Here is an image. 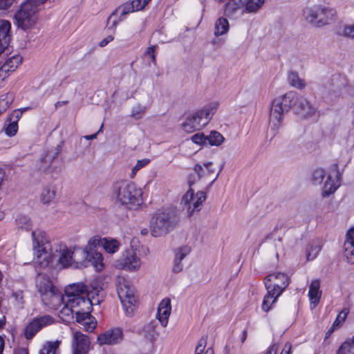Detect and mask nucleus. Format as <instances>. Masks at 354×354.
<instances>
[{
	"label": "nucleus",
	"instance_id": "nucleus-46",
	"mask_svg": "<svg viewBox=\"0 0 354 354\" xmlns=\"http://www.w3.org/2000/svg\"><path fill=\"white\" fill-rule=\"evenodd\" d=\"M115 10L116 12V14L118 13V15L122 19V20L125 18V17L127 15L134 12L132 7L130 6L129 3H126L119 6Z\"/></svg>",
	"mask_w": 354,
	"mask_h": 354
},
{
	"label": "nucleus",
	"instance_id": "nucleus-53",
	"mask_svg": "<svg viewBox=\"0 0 354 354\" xmlns=\"http://www.w3.org/2000/svg\"><path fill=\"white\" fill-rule=\"evenodd\" d=\"M36 319L41 328L43 327L50 325L54 322V319L50 315H44L36 318Z\"/></svg>",
	"mask_w": 354,
	"mask_h": 354
},
{
	"label": "nucleus",
	"instance_id": "nucleus-9",
	"mask_svg": "<svg viewBox=\"0 0 354 354\" xmlns=\"http://www.w3.org/2000/svg\"><path fill=\"white\" fill-rule=\"evenodd\" d=\"M37 12V7L30 1L22 3L15 15L17 26L23 30L32 28L38 19Z\"/></svg>",
	"mask_w": 354,
	"mask_h": 354
},
{
	"label": "nucleus",
	"instance_id": "nucleus-62",
	"mask_svg": "<svg viewBox=\"0 0 354 354\" xmlns=\"http://www.w3.org/2000/svg\"><path fill=\"white\" fill-rule=\"evenodd\" d=\"M278 351V346L277 344H273L268 351L266 354H277Z\"/></svg>",
	"mask_w": 354,
	"mask_h": 354
},
{
	"label": "nucleus",
	"instance_id": "nucleus-11",
	"mask_svg": "<svg viewBox=\"0 0 354 354\" xmlns=\"http://www.w3.org/2000/svg\"><path fill=\"white\" fill-rule=\"evenodd\" d=\"M205 199L206 194L204 192L199 191L194 193L192 189H189L181 199L180 205L183 211L185 212L187 216L191 217L196 212L201 210Z\"/></svg>",
	"mask_w": 354,
	"mask_h": 354
},
{
	"label": "nucleus",
	"instance_id": "nucleus-59",
	"mask_svg": "<svg viewBox=\"0 0 354 354\" xmlns=\"http://www.w3.org/2000/svg\"><path fill=\"white\" fill-rule=\"evenodd\" d=\"M183 268V265L182 263V261H178L177 259H174V265L173 268V270L175 272H180Z\"/></svg>",
	"mask_w": 354,
	"mask_h": 354
},
{
	"label": "nucleus",
	"instance_id": "nucleus-42",
	"mask_svg": "<svg viewBox=\"0 0 354 354\" xmlns=\"http://www.w3.org/2000/svg\"><path fill=\"white\" fill-rule=\"evenodd\" d=\"M206 344V338L202 337L200 339L195 350V354H214V350L212 347H209L205 351Z\"/></svg>",
	"mask_w": 354,
	"mask_h": 354
},
{
	"label": "nucleus",
	"instance_id": "nucleus-17",
	"mask_svg": "<svg viewBox=\"0 0 354 354\" xmlns=\"http://www.w3.org/2000/svg\"><path fill=\"white\" fill-rule=\"evenodd\" d=\"M340 185V174L334 167L328 173L322 187V196H328L333 194Z\"/></svg>",
	"mask_w": 354,
	"mask_h": 354
},
{
	"label": "nucleus",
	"instance_id": "nucleus-55",
	"mask_svg": "<svg viewBox=\"0 0 354 354\" xmlns=\"http://www.w3.org/2000/svg\"><path fill=\"white\" fill-rule=\"evenodd\" d=\"M193 142L197 145H207V136L203 133H196L192 137Z\"/></svg>",
	"mask_w": 354,
	"mask_h": 354
},
{
	"label": "nucleus",
	"instance_id": "nucleus-19",
	"mask_svg": "<svg viewBox=\"0 0 354 354\" xmlns=\"http://www.w3.org/2000/svg\"><path fill=\"white\" fill-rule=\"evenodd\" d=\"M122 339V332L118 328L109 329L97 336V342L100 345H113Z\"/></svg>",
	"mask_w": 354,
	"mask_h": 354
},
{
	"label": "nucleus",
	"instance_id": "nucleus-47",
	"mask_svg": "<svg viewBox=\"0 0 354 354\" xmlns=\"http://www.w3.org/2000/svg\"><path fill=\"white\" fill-rule=\"evenodd\" d=\"M326 172L323 169H316L312 175V180L315 184L320 185L325 178Z\"/></svg>",
	"mask_w": 354,
	"mask_h": 354
},
{
	"label": "nucleus",
	"instance_id": "nucleus-35",
	"mask_svg": "<svg viewBox=\"0 0 354 354\" xmlns=\"http://www.w3.org/2000/svg\"><path fill=\"white\" fill-rule=\"evenodd\" d=\"M345 84L346 82L344 77L340 75H335L332 79L331 86L329 89L335 93H339L342 91Z\"/></svg>",
	"mask_w": 354,
	"mask_h": 354
},
{
	"label": "nucleus",
	"instance_id": "nucleus-16",
	"mask_svg": "<svg viewBox=\"0 0 354 354\" xmlns=\"http://www.w3.org/2000/svg\"><path fill=\"white\" fill-rule=\"evenodd\" d=\"M73 354H88L91 348L89 337L79 331H75L72 337Z\"/></svg>",
	"mask_w": 354,
	"mask_h": 354
},
{
	"label": "nucleus",
	"instance_id": "nucleus-36",
	"mask_svg": "<svg viewBox=\"0 0 354 354\" xmlns=\"http://www.w3.org/2000/svg\"><path fill=\"white\" fill-rule=\"evenodd\" d=\"M59 344L60 342L58 340L47 342L40 350L39 354H58L57 349L59 346Z\"/></svg>",
	"mask_w": 354,
	"mask_h": 354
},
{
	"label": "nucleus",
	"instance_id": "nucleus-57",
	"mask_svg": "<svg viewBox=\"0 0 354 354\" xmlns=\"http://www.w3.org/2000/svg\"><path fill=\"white\" fill-rule=\"evenodd\" d=\"M13 1L14 0H0V11L7 10Z\"/></svg>",
	"mask_w": 354,
	"mask_h": 354
},
{
	"label": "nucleus",
	"instance_id": "nucleus-1",
	"mask_svg": "<svg viewBox=\"0 0 354 354\" xmlns=\"http://www.w3.org/2000/svg\"><path fill=\"white\" fill-rule=\"evenodd\" d=\"M295 98V93L288 92L272 100L270 109L268 124L269 131H271L272 136L278 133L282 126L284 114L290 109L292 105L295 106L297 114L301 117L308 118L315 114L316 109L306 98L298 97L293 103Z\"/></svg>",
	"mask_w": 354,
	"mask_h": 354
},
{
	"label": "nucleus",
	"instance_id": "nucleus-64",
	"mask_svg": "<svg viewBox=\"0 0 354 354\" xmlns=\"http://www.w3.org/2000/svg\"><path fill=\"white\" fill-rule=\"evenodd\" d=\"M13 296L15 297V300L19 304H21L22 303V299L23 296L21 293H14Z\"/></svg>",
	"mask_w": 354,
	"mask_h": 354
},
{
	"label": "nucleus",
	"instance_id": "nucleus-8",
	"mask_svg": "<svg viewBox=\"0 0 354 354\" xmlns=\"http://www.w3.org/2000/svg\"><path fill=\"white\" fill-rule=\"evenodd\" d=\"M115 285L118 295L126 315L131 316L134 312L136 303L133 288L127 279L120 276L117 277Z\"/></svg>",
	"mask_w": 354,
	"mask_h": 354
},
{
	"label": "nucleus",
	"instance_id": "nucleus-14",
	"mask_svg": "<svg viewBox=\"0 0 354 354\" xmlns=\"http://www.w3.org/2000/svg\"><path fill=\"white\" fill-rule=\"evenodd\" d=\"M115 265L118 268L130 272H136L140 270L142 261L136 251L130 249L122 253V256L117 260Z\"/></svg>",
	"mask_w": 354,
	"mask_h": 354
},
{
	"label": "nucleus",
	"instance_id": "nucleus-25",
	"mask_svg": "<svg viewBox=\"0 0 354 354\" xmlns=\"http://www.w3.org/2000/svg\"><path fill=\"white\" fill-rule=\"evenodd\" d=\"M11 24L8 21L0 20V55L10 41Z\"/></svg>",
	"mask_w": 354,
	"mask_h": 354
},
{
	"label": "nucleus",
	"instance_id": "nucleus-60",
	"mask_svg": "<svg viewBox=\"0 0 354 354\" xmlns=\"http://www.w3.org/2000/svg\"><path fill=\"white\" fill-rule=\"evenodd\" d=\"M113 35H108L104 39H103L99 44L100 46L104 47L106 46L109 42L113 40Z\"/></svg>",
	"mask_w": 354,
	"mask_h": 354
},
{
	"label": "nucleus",
	"instance_id": "nucleus-33",
	"mask_svg": "<svg viewBox=\"0 0 354 354\" xmlns=\"http://www.w3.org/2000/svg\"><path fill=\"white\" fill-rule=\"evenodd\" d=\"M279 296L280 295H277V294L274 292L267 291V295L264 297L262 303L263 310L268 312Z\"/></svg>",
	"mask_w": 354,
	"mask_h": 354
},
{
	"label": "nucleus",
	"instance_id": "nucleus-34",
	"mask_svg": "<svg viewBox=\"0 0 354 354\" xmlns=\"http://www.w3.org/2000/svg\"><path fill=\"white\" fill-rule=\"evenodd\" d=\"M14 100L12 93H6L0 96V115L6 111Z\"/></svg>",
	"mask_w": 354,
	"mask_h": 354
},
{
	"label": "nucleus",
	"instance_id": "nucleus-38",
	"mask_svg": "<svg viewBox=\"0 0 354 354\" xmlns=\"http://www.w3.org/2000/svg\"><path fill=\"white\" fill-rule=\"evenodd\" d=\"M223 141V136L217 131H212L210 134L207 136V143L211 146H219Z\"/></svg>",
	"mask_w": 354,
	"mask_h": 354
},
{
	"label": "nucleus",
	"instance_id": "nucleus-43",
	"mask_svg": "<svg viewBox=\"0 0 354 354\" xmlns=\"http://www.w3.org/2000/svg\"><path fill=\"white\" fill-rule=\"evenodd\" d=\"M122 21V19L116 14L115 10H114L109 17L106 21V26L109 29H111L115 30L118 24Z\"/></svg>",
	"mask_w": 354,
	"mask_h": 354
},
{
	"label": "nucleus",
	"instance_id": "nucleus-2",
	"mask_svg": "<svg viewBox=\"0 0 354 354\" xmlns=\"http://www.w3.org/2000/svg\"><path fill=\"white\" fill-rule=\"evenodd\" d=\"M91 288L92 290L88 291L86 296L66 300L62 304L64 307L61 311L68 315L69 313L72 315L75 313L76 316L77 313L91 311L93 306L99 305L103 300L102 287L98 281H94L91 283Z\"/></svg>",
	"mask_w": 354,
	"mask_h": 354
},
{
	"label": "nucleus",
	"instance_id": "nucleus-37",
	"mask_svg": "<svg viewBox=\"0 0 354 354\" xmlns=\"http://www.w3.org/2000/svg\"><path fill=\"white\" fill-rule=\"evenodd\" d=\"M321 250V245L319 243H312L306 248V257L309 261L314 260Z\"/></svg>",
	"mask_w": 354,
	"mask_h": 354
},
{
	"label": "nucleus",
	"instance_id": "nucleus-31",
	"mask_svg": "<svg viewBox=\"0 0 354 354\" xmlns=\"http://www.w3.org/2000/svg\"><path fill=\"white\" fill-rule=\"evenodd\" d=\"M287 80L291 86L297 89H304L306 86L305 80L301 78L299 74L295 71H290L288 73Z\"/></svg>",
	"mask_w": 354,
	"mask_h": 354
},
{
	"label": "nucleus",
	"instance_id": "nucleus-10",
	"mask_svg": "<svg viewBox=\"0 0 354 354\" xmlns=\"http://www.w3.org/2000/svg\"><path fill=\"white\" fill-rule=\"evenodd\" d=\"M174 226V218L170 213L166 211H158L151 218V234L154 237H159L169 233Z\"/></svg>",
	"mask_w": 354,
	"mask_h": 354
},
{
	"label": "nucleus",
	"instance_id": "nucleus-58",
	"mask_svg": "<svg viewBox=\"0 0 354 354\" xmlns=\"http://www.w3.org/2000/svg\"><path fill=\"white\" fill-rule=\"evenodd\" d=\"M150 162V160L148 158H144L141 160H138L136 164V169H138L139 170L146 165H147Z\"/></svg>",
	"mask_w": 354,
	"mask_h": 354
},
{
	"label": "nucleus",
	"instance_id": "nucleus-21",
	"mask_svg": "<svg viewBox=\"0 0 354 354\" xmlns=\"http://www.w3.org/2000/svg\"><path fill=\"white\" fill-rule=\"evenodd\" d=\"M171 311V300L169 298L163 299L158 305L156 317L164 328L168 324Z\"/></svg>",
	"mask_w": 354,
	"mask_h": 354
},
{
	"label": "nucleus",
	"instance_id": "nucleus-23",
	"mask_svg": "<svg viewBox=\"0 0 354 354\" xmlns=\"http://www.w3.org/2000/svg\"><path fill=\"white\" fill-rule=\"evenodd\" d=\"M322 291L320 290V281L318 279H314L311 281L308 296L310 301V309H314L319 304L321 297Z\"/></svg>",
	"mask_w": 354,
	"mask_h": 354
},
{
	"label": "nucleus",
	"instance_id": "nucleus-44",
	"mask_svg": "<svg viewBox=\"0 0 354 354\" xmlns=\"http://www.w3.org/2000/svg\"><path fill=\"white\" fill-rule=\"evenodd\" d=\"M147 111V107L143 105L137 104L132 108L131 116L136 120L141 119Z\"/></svg>",
	"mask_w": 354,
	"mask_h": 354
},
{
	"label": "nucleus",
	"instance_id": "nucleus-39",
	"mask_svg": "<svg viewBox=\"0 0 354 354\" xmlns=\"http://www.w3.org/2000/svg\"><path fill=\"white\" fill-rule=\"evenodd\" d=\"M41 328L36 319L32 320L26 328L25 335L27 339L32 338Z\"/></svg>",
	"mask_w": 354,
	"mask_h": 354
},
{
	"label": "nucleus",
	"instance_id": "nucleus-41",
	"mask_svg": "<svg viewBox=\"0 0 354 354\" xmlns=\"http://www.w3.org/2000/svg\"><path fill=\"white\" fill-rule=\"evenodd\" d=\"M16 223L18 227L22 230H29L32 227V221L27 216H19L16 219Z\"/></svg>",
	"mask_w": 354,
	"mask_h": 354
},
{
	"label": "nucleus",
	"instance_id": "nucleus-52",
	"mask_svg": "<svg viewBox=\"0 0 354 354\" xmlns=\"http://www.w3.org/2000/svg\"><path fill=\"white\" fill-rule=\"evenodd\" d=\"M28 108H24L14 110L9 115L8 120L18 123V121L21 118L23 113Z\"/></svg>",
	"mask_w": 354,
	"mask_h": 354
},
{
	"label": "nucleus",
	"instance_id": "nucleus-45",
	"mask_svg": "<svg viewBox=\"0 0 354 354\" xmlns=\"http://www.w3.org/2000/svg\"><path fill=\"white\" fill-rule=\"evenodd\" d=\"M337 354H354V345L350 340L345 341L337 351Z\"/></svg>",
	"mask_w": 354,
	"mask_h": 354
},
{
	"label": "nucleus",
	"instance_id": "nucleus-40",
	"mask_svg": "<svg viewBox=\"0 0 354 354\" xmlns=\"http://www.w3.org/2000/svg\"><path fill=\"white\" fill-rule=\"evenodd\" d=\"M4 131L9 137L15 136L18 131V123L7 119L4 124Z\"/></svg>",
	"mask_w": 354,
	"mask_h": 354
},
{
	"label": "nucleus",
	"instance_id": "nucleus-18",
	"mask_svg": "<svg viewBox=\"0 0 354 354\" xmlns=\"http://www.w3.org/2000/svg\"><path fill=\"white\" fill-rule=\"evenodd\" d=\"M91 285L87 288L83 283H75L70 284L65 288V295H63L64 301L71 300V299H77L78 297H83L86 296L88 291H91Z\"/></svg>",
	"mask_w": 354,
	"mask_h": 354
},
{
	"label": "nucleus",
	"instance_id": "nucleus-20",
	"mask_svg": "<svg viewBox=\"0 0 354 354\" xmlns=\"http://www.w3.org/2000/svg\"><path fill=\"white\" fill-rule=\"evenodd\" d=\"M54 250L56 252H59V263L63 268H74L71 248H68L64 244L59 243L55 245Z\"/></svg>",
	"mask_w": 354,
	"mask_h": 354
},
{
	"label": "nucleus",
	"instance_id": "nucleus-7",
	"mask_svg": "<svg viewBox=\"0 0 354 354\" xmlns=\"http://www.w3.org/2000/svg\"><path fill=\"white\" fill-rule=\"evenodd\" d=\"M336 12L333 9L315 5L304 10L303 15L306 21L315 27H322L332 21Z\"/></svg>",
	"mask_w": 354,
	"mask_h": 354
},
{
	"label": "nucleus",
	"instance_id": "nucleus-56",
	"mask_svg": "<svg viewBox=\"0 0 354 354\" xmlns=\"http://www.w3.org/2000/svg\"><path fill=\"white\" fill-rule=\"evenodd\" d=\"M342 33L345 37L354 39V23L345 26Z\"/></svg>",
	"mask_w": 354,
	"mask_h": 354
},
{
	"label": "nucleus",
	"instance_id": "nucleus-48",
	"mask_svg": "<svg viewBox=\"0 0 354 354\" xmlns=\"http://www.w3.org/2000/svg\"><path fill=\"white\" fill-rule=\"evenodd\" d=\"M349 310L347 308L343 309L337 316L335 320L334 321L333 326L339 328L345 321L347 315L348 314Z\"/></svg>",
	"mask_w": 354,
	"mask_h": 354
},
{
	"label": "nucleus",
	"instance_id": "nucleus-29",
	"mask_svg": "<svg viewBox=\"0 0 354 354\" xmlns=\"http://www.w3.org/2000/svg\"><path fill=\"white\" fill-rule=\"evenodd\" d=\"M120 243L115 239L104 237L102 239V246L109 254L117 252L120 248Z\"/></svg>",
	"mask_w": 354,
	"mask_h": 354
},
{
	"label": "nucleus",
	"instance_id": "nucleus-50",
	"mask_svg": "<svg viewBox=\"0 0 354 354\" xmlns=\"http://www.w3.org/2000/svg\"><path fill=\"white\" fill-rule=\"evenodd\" d=\"M191 252V248L187 245L180 247L176 251L175 258L178 261H183V259Z\"/></svg>",
	"mask_w": 354,
	"mask_h": 354
},
{
	"label": "nucleus",
	"instance_id": "nucleus-15",
	"mask_svg": "<svg viewBox=\"0 0 354 354\" xmlns=\"http://www.w3.org/2000/svg\"><path fill=\"white\" fill-rule=\"evenodd\" d=\"M194 171V174L197 175L198 180L209 181V186L213 184L218 176V173H216V169L212 162L196 165Z\"/></svg>",
	"mask_w": 354,
	"mask_h": 354
},
{
	"label": "nucleus",
	"instance_id": "nucleus-3",
	"mask_svg": "<svg viewBox=\"0 0 354 354\" xmlns=\"http://www.w3.org/2000/svg\"><path fill=\"white\" fill-rule=\"evenodd\" d=\"M142 192L134 183L119 181L113 184L112 198L129 209H136L142 202Z\"/></svg>",
	"mask_w": 354,
	"mask_h": 354
},
{
	"label": "nucleus",
	"instance_id": "nucleus-63",
	"mask_svg": "<svg viewBox=\"0 0 354 354\" xmlns=\"http://www.w3.org/2000/svg\"><path fill=\"white\" fill-rule=\"evenodd\" d=\"M145 330L149 333H155V324L153 322H151L148 326L145 327Z\"/></svg>",
	"mask_w": 354,
	"mask_h": 354
},
{
	"label": "nucleus",
	"instance_id": "nucleus-54",
	"mask_svg": "<svg viewBox=\"0 0 354 354\" xmlns=\"http://www.w3.org/2000/svg\"><path fill=\"white\" fill-rule=\"evenodd\" d=\"M144 56L146 58H149L151 60L152 63L153 64H156V46H149L144 53Z\"/></svg>",
	"mask_w": 354,
	"mask_h": 354
},
{
	"label": "nucleus",
	"instance_id": "nucleus-4",
	"mask_svg": "<svg viewBox=\"0 0 354 354\" xmlns=\"http://www.w3.org/2000/svg\"><path fill=\"white\" fill-rule=\"evenodd\" d=\"M217 102H212L188 115L181 124L182 129L186 133H193L205 127L218 109Z\"/></svg>",
	"mask_w": 354,
	"mask_h": 354
},
{
	"label": "nucleus",
	"instance_id": "nucleus-12",
	"mask_svg": "<svg viewBox=\"0 0 354 354\" xmlns=\"http://www.w3.org/2000/svg\"><path fill=\"white\" fill-rule=\"evenodd\" d=\"M265 3V0H239L238 2H229L225 6V14L232 15L238 10L242 9V13H256Z\"/></svg>",
	"mask_w": 354,
	"mask_h": 354
},
{
	"label": "nucleus",
	"instance_id": "nucleus-32",
	"mask_svg": "<svg viewBox=\"0 0 354 354\" xmlns=\"http://www.w3.org/2000/svg\"><path fill=\"white\" fill-rule=\"evenodd\" d=\"M56 196V189L51 185L46 186L44 187L40 194L41 201L44 204H50L55 198Z\"/></svg>",
	"mask_w": 354,
	"mask_h": 354
},
{
	"label": "nucleus",
	"instance_id": "nucleus-61",
	"mask_svg": "<svg viewBox=\"0 0 354 354\" xmlns=\"http://www.w3.org/2000/svg\"><path fill=\"white\" fill-rule=\"evenodd\" d=\"M291 350V345L288 343L286 344L281 354H289Z\"/></svg>",
	"mask_w": 354,
	"mask_h": 354
},
{
	"label": "nucleus",
	"instance_id": "nucleus-51",
	"mask_svg": "<svg viewBox=\"0 0 354 354\" xmlns=\"http://www.w3.org/2000/svg\"><path fill=\"white\" fill-rule=\"evenodd\" d=\"M151 0H132L129 3L133 11H138L143 9Z\"/></svg>",
	"mask_w": 354,
	"mask_h": 354
},
{
	"label": "nucleus",
	"instance_id": "nucleus-30",
	"mask_svg": "<svg viewBox=\"0 0 354 354\" xmlns=\"http://www.w3.org/2000/svg\"><path fill=\"white\" fill-rule=\"evenodd\" d=\"M229 28L228 20L221 17L215 21L214 34L216 37L225 35L228 32Z\"/></svg>",
	"mask_w": 354,
	"mask_h": 354
},
{
	"label": "nucleus",
	"instance_id": "nucleus-6",
	"mask_svg": "<svg viewBox=\"0 0 354 354\" xmlns=\"http://www.w3.org/2000/svg\"><path fill=\"white\" fill-rule=\"evenodd\" d=\"M32 248L37 258V263L46 266L50 261L53 250L46 234L41 230L32 232Z\"/></svg>",
	"mask_w": 354,
	"mask_h": 354
},
{
	"label": "nucleus",
	"instance_id": "nucleus-13",
	"mask_svg": "<svg viewBox=\"0 0 354 354\" xmlns=\"http://www.w3.org/2000/svg\"><path fill=\"white\" fill-rule=\"evenodd\" d=\"M290 278L283 272H274L268 274L264 279V284L267 291L274 292L281 295L289 285Z\"/></svg>",
	"mask_w": 354,
	"mask_h": 354
},
{
	"label": "nucleus",
	"instance_id": "nucleus-24",
	"mask_svg": "<svg viewBox=\"0 0 354 354\" xmlns=\"http://www.w3.org/2000/svg\"><path fill=\"white\" fill-rule=\"evenodd\" d=\"M76 321L82 326V328L86 331H93L97 325L95 319L91 316V311L77 313L75 316Z\"/></svg>",
	"mask_w": 354,
	"mask_h": 354
},
{
	"label": "nucleus",
	"instance_id": "nucleus-49",
	"mask_svg": "<svg viewBox=\"0 0 354 354\" xmlns=\"http://www.w3.org/2000/svg\"><path fill=\"white\" fill-rule=\"evenodd\" d=\"M100 243H102V239L97 236H94L88 239L85 248L89 252H93V249L100 245Z\"/></svg>",
	"mask_w": 354,
	"mask_h": 354
},
{
	"label": "nucleus",
	"instance_id": "nucleus-5",
	"mask_svg": "<svg viewBox=\"0 0 354 354\" xmlns=\"http://www.w3.org/2000/svg\"><path fill=\"white\" fill-rule=\"evenodd\" d=\"M36 287L43 302L51 308H57L62 305L63 295L53 285L50 278L39 274L36 279Z\"/></svg>",
	"mask_w": 354,
	"mask_h": 354
},
{
	"label": "nucleus",
	"instance_id": "nucleus-28",
	"mask_svg": "<svg viewBox=\"0 0 354 354\" xmlns=\"http://www.w3.org/2000/svg\"><path fill=\"white\" fill-rule=\"evenodd\" d=\"M91 264L96 271H101L104 268V259L102 254L97 251L90 252L87 259V264Z\"/></svg>",
	"mask_w": 354,
	"mask_h": 354
},
{
	"label": "nucleus",
	"instance_id": "nucleus-27",
	"mask_svg": "<svg viewBox=\"0 0 354 354\" xmlns=\"http://www.w3.org/2000/svg\"><path fill=\"white\" fill-rule=\"evenodd\" d=\"M22 57L19 55H15L8 57L0 68V73H6L15 71L22 62Z\"/></svg>",
	"mask_w": 354,
	"mask_h": 354
},
{
	"label": "nucleus",
	"instance_id": "nucleus-22",
	"mask_svg": "<svg viewBox=\"0 0 354 354\" xmlns=\"http://www.w3.org/2000/svg\"><path fill=\"white\" fill-rule=\"evenodd\" d=\"M74 268H80L87 266V259L89 252L84 247L75 245L71 248Z\"/></svg>",
	"mask_w": 354,
	"mask_h": 354
},
{
	"label": "nucleus",
	"instance_id": "nucleus-26",
	"mask_svg": "<svg viewBox=\"0 0 354 354\" xmlns=\"http://www.w3.org/2000/svg\"><path fill=\"white\" fill-rule=\"evenodd\" d=\"M344 256L349 263H354V228L350 229L346 234L344 244Z\"/></svg>",
	"mask_w": 354,
	"mask_h": 354
}]
</instances>
